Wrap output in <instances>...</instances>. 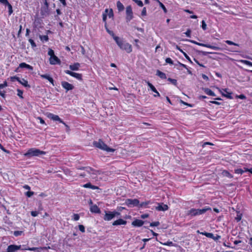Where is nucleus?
I'll use <instances>...</instances> for the list:
<instances>
[{
    "label": "nucleus",
    "mask_w": 252,
    "mask_h": 252,
    "mask_svg": "<svg viewBox=\"0 0 252 252\" xmlns=\"http://www.w3.org/2000/svg\"><path fill=\"white\" fill-rule=\"evenodd\" d=\"M78 169L83 170L84 172L83 173L80 174V176L86 177L89 176L90 178L94 180H97V175L99 174L98 171H95L90 167H82L78 168Z\"/></svg>",
    "instance_id": "f257e3e1"
},
{
    "label": "nucleus",
    "mask_w": 252,
    "mask_h": 252,
    "mask_svg": "<svg viewBox=\"0 0 252 252\" xmlns=\"http://www.w3.org/2000/svg\"><path fill=\"white\" fill-rule=\"evenodd\" d=\"M114 40L121 49L125 50L128 53L132 51L131 45L129 43L123 41L119 37H115Z\"/></svg>",
    "instance_id": "f03ea898"
},
{
    "label": "nucleus",
    "mask_w": 252,
    "mask_h": 252,
    "mask_svg": "<svg viewBox=\"0 0 252 252\" xmlns=\"http://www.w3.org/2000/svg\"><path fill=\"white\" fill-rule=\"evenodd\" d=\"M94 145L96 148H98L107 152H114L115 151V149L109 147L101 140L100 139L98 141H94Z\"/></svg>",
    "instance_id": "7ed1b4c3"
},
{
    "label": "nucleus",
    "mask_w": 252,
    "mask_h": 252,
    "mask_svg": "<svg viewBox=\"0 0 252 252\" xmlns=\"http://www.w3.org/2000/svg\"><path fill=\"white\" fill-rule=\"evenodd\" d=\"M211 210V208L208 206H206L201 209H191L188 211L187 214L188 215L193 217L202 215L203 214H204L207 211Z\"/></svg>",
    "instance_id": "20e7f679"
},
{
    "label": "nucleus",
    "mask_w": 252,
    "mask_h": 252,
    "mask_svg": "<svg viewBox=\"0 0 252 252\" xmlns=\"http://www.w3.org/2000/svg\"><path fill=\"white\" fill-rule=\"evenodd\" d=\"M46 152L40 151V150L36 148H31L28 150L27 152L24 154L25 157L30 158L34 156H39L42 155H45Z\"/></svg>",
    "instance_id": "39448f33"
},
{
    "label": "nucleus",
    "mask_w": 252,
    "mask_h": 252,
    "mask_svg": "<svg viewBox=\"0 0 252 252\" xmlns=\"http://www.w3.org/2000/svg\"><path fill=\"white\" fill-rule=\"evenodd\" d=\"M48 54L49 56H50L49 62L51 64H60V60L55 55L54 51L52 49H50L49 50Z\"/></svg>",
    "instance_id": "423d86ee"
},
{
    "label": "nucleus",
    "mask_w": 252,
    "mask_h": 252,
    "mask_svg": "<svg viewBox=\"0 0 252 252\" xmlns=\"http://www.w3.org/2000/svg\"><path fill=\"white\" fill-rule=\"evenodd\" d=\"M120 215L119 212L116 211L113 212H105V215L103 219L106 221H110L112 220L115 217L119 216Z\"/></svg>",
    "instance_id": "0eeeda50"
},
{
    "label": "nucleus",
    "mask_w": 252,
    "mask_h": 252,
    "mask_svg": "<svg viewBox=\"0 0 252 252\" xmlns=\"http://www.w3.org/2000/svg\"><path fill=\"white\" fill-rule=\"evenodd\" d=\"M126 22H129L133 18V12H132L131 6L130 5H128L126 7Z\"/></svg>",
    "instance_id": "6e6552de"
},
{
    "label": "nucleus",
    "mask_w": 252,
    "mask_h": 252,
    "mask_svg": "<svg viewBox=\"0 0 252 252\" xmlns=\"http://www.w3.org/2000/svg\"><path fill=\"white\" fill-rule=\"evenodd\" d=\"M114 16L113 11L112 9H106L102 14V19L104 22H106L107 17L109 18H113Z\"/></svg>",
    "instance_id": "1a4fd4ad"
},
{
    "label": "nucleus",
    "mask_w": 252,
    "mask_h": 252,
    "mask_svg": "<svg viewBox=\"0 0 252 252\" xmlns=\"http://www.w3.org/2000/svg\"><path fill=\"white\" fill-rule=\"evenodd\" d=\"M139 201L137 199H127L126 200L125 204L126 205L129 207H133L134 206H137L139 205Z\"/></svg>",
    "instance_id": "9d476101"
},
{
    "label": "nucleus",
    "mask_w": 252,
    "mask_h": 252,
    "mask_svg": "<svg viewBox=\"0 0 252 252\" xmlns=\"http://www.w3.org/2000/svg\"><path fill=\"white\" fill-rule=\"evenodd\" d=\"M186 41H189V42H190L191 43H194L195 44L198 45L199 46L206 47H207V48H211V49H214V50H219V49H220V48L218 47L215 46H212V45H209V44H206L201 43H199V42H196L195 41L191 40L186 39Z\"/></svg>",
    "instance_id": "9b49d317"
},
{
    "label": "nucleus",
    "mask_w": 252,
    "mask_h": 252,
    "mask_svg": "<svg viewBox=\"0 0 252 252\" xmlns=\"http://www.w3.org/2000/svg\"><path fill=\"white\" fill-rule=\"evenodd\" d=\"M47 117L53 121H59L61 123L63 124L64 125L66 126H67V125L60 119V118L59 117V116L55 115L54 114L48 113L47 114Z\"/></svg>",
    "instance_id": "f8f14e48"
},
{
    "label": "nucleus",
    "mask_w": 252,
    "mask_h": 252,
    "mask_svg": "<svg viewBox=\"0 0 252 252\" xmlns=\"http://www.w3.org/2000/svg\"><path fill=\"white\" fill-rule=\"evenodd\" d=\"M156 210L158 211H165L168 209V206L163 203H157V206L155 207Z\"/></svg>",
    "instance_id": "ddd939ff"
},
{
    "label": "nucleus",
    "mask_w": 252,
    "mask_h": 252,
    "mask_svg": "<svg viewBox=\"0 0 252 252\" xmlns=\"http://www.w3.org/2000/svg\"><path fill=\"white\" fill-rule=\"evenodd\" d=\"M64 72L65 73L69 74L70 76L79 80H82V75L81 74L72 72V71H71L70 70H65Z\"/></svg>",
    "instance_id": "4468645a"
},
{
    "label": "nucleus",
    "mask_w": 252,
    "mask_h": 252,
    "mask_svg": "<svg viewBox=\"0 0 252 252\" xmlns=\"http://www.w3.org/2000/svg\"><path fill=\"white\" fill-rule=\"evenodd\" d=\"M61 84L62 86L67 91L72 90L74 88V87L72 84L65 81L62 82Z\"/></svg>",
    "instance_id": "2eb2a0df"
},
{
    "label": "nucleus",
    "mask_w": 252,
    "mask_h": 252,
    "mask_svg": "<svg viewBox=\"0 0 252 252\" xmlns=\"http://www.w3.org/2000/svg\"><path fill=\"white\" fill-rule=\"evenodd\" d=\"M220 92L222 94V95L228 98L232 99V97L231 96L232 93L227 92V89H222L220 90Z\"/></svg>",
    "instance_id": "dca6fc26"
},
{
    "label": "nucleus",
    "mask_w": 252,
    "mask_h": 252,
    "mask_svg": "<svg viewBox=\"0 0 252 252\" xmlns=\"http://www.w3.org/2000/svg\"><path fill=\"white\" fill-rule=\"evenodd\" d=\"M147 84H148V86L149 87V88H150V89L154 93H155V94H154V97L160 96L159 93L157 91V90H156L155 87L151 83H150L149 82H147Z\"/></svg>",
    "instance_id": "f3484780"
},
{
    "label": "nucleus",
    "mask_w": 252,
    "mask_h": 252,
    "mask_svg": "<svg viewBox=\"0 0 252 252\" xmlns=\"http://www.w3.org/2000/svg\"><path fill=\"white\" fill-rule=\"evenodd\" d=\"M39 75L42 78L48 80L53 86H54V80L49 75H48V74H39Z\"/></svg>",
    "instance_id": "a211bd4d"
},
{
    "label": "nucleus",
    "mask_w": 252,
    "mask_h": 252,
    "mask_svg": "<svg viewBox=\"0 0 252 252\" xmlns=\"http://www.w3.org/2000/svg\"><path fill=\"white\" fill-rule=\"evenodd\" d=\"M90 211L94 213H100V209L96 205H92L90 207Z\"/></svg>",
    "instance_id": "6ab92c4d"
},
{
    "label": "nucleus",
    "mask_w": 252,
    "mask_h": 252,
    "mask_svg": "<svg viewBox=\"0 0 252 252\" xmlns=\"http://www.w3.org/2000/svg\"><path fill=\"white\" fill-rule=\"evenodd\" d=\"M144 221L140 220H135L132 222V225L134 226L140 227L143 225Z\"/></svg>",
    "instance_id": "aec40b11"
},
{
    "label": "nucleus",
    "mask_w": 252,
    "mask_h": 252,
    "mask_svg": "<svg viewBox=\"0 0 252 252\" xmlns=\"http://www.w3.org/2000/svg\"><path fill=\"white\" fill-rule=\"evenodd\" d=\"M126 223V221L123 220V219H119L114 221L113 222V225H125Z\"/></svg>",
    "instance_id": "412c9836"
},
{
    "label": "nucleus",
    "mask_w": 252,
    "mask_h": 252,
    "mask_svg": "<svg viewBox=\"0 0 252 252\" xmlns=\"http://www.w3.org/2000/svg\"><path fill=\"white\" fill-rule=\"evenodd\" d=\"M41 14L43 16H46L49 14V9L47 6H43L41 9Z\"/></svg>",
    "instance_id": "4be33fe9"
},
{
    "label": "nucleus",
    "mask_w": 252,
    "mask_h": 252,
    "mask_svg": "<svg viewBox=\"0 0 252 252\" xmlns=\"http://www.w3.org/2000/svg\"><path fill=\"white\" fill-rule=\"evenodd\" d=\"M80 66V63H76L69 65V68L72 70H78Z\"/></svg>",
    "instance_id": "5701e85b"
},
{
    "label": "nucleus",
    "mask_w": 252,
    "mask_h": 252,
    "mask_svg": "<svg viewBox=\"0 0 252 252\" xmlns=\"http://www.w3.org/2000/svg\"><path fill=\"white\" fill-rule=\"evenodd\" d=\"M19 67H20V68H27V69H28L29 70H31L33 69V67L31 65L26 63H21L19 64Z\"/></svg>",
    "instance_id": "b1692460"
},
{
    "label": "nucleus",
    "mask_w": 252,
    "mask_h": 252,
    "mask_svg": "<svg viewBox=\"0 0 252 252\" xmlns=\"http://www.w3.org/2000/svg\"><path fill=\"white\" fill-rule=\"evenodd\" d=\"M221 175L224 177H227L229 178H232L233 177V175L227 170H223L221 172Z\"/></svg>",
    "instance_id": "393cba45"
},
{
    "label": "nucleus",
    "mask_w": 252,
    "mask_h": 252,
    "mask_svg": "<svg viewBox=\"0 0 252 252\" xmlns=\"http://www.w3.org/2000/svg\"><path fill=\"white\" fill-rule=\"evenodd\" d=\"M83 187L85 188H90L93 189H98V188L96 186L92 185L91 183H87L84 184Z\"/></svg>",
    "instance_id": "a878e982"
},
{
    "label": "nucleus",
    "mask_w": 252,
    "mask_h": 252,
    "mask_svg": "<svg viewBox=\"0 0 252 252\" xmlns=\"http://www.w3.org/2000/svg\"><path fill=\"white\" fill-rule=\"evenodd\" d=\"M117 7L119 11H123L125 8L124 5L120 1L117 2Z\"/></svg>",
    "instance_id": "bb28decb"
},
{
    "label": "nucleus",
    "mask_w": 252,
    "mask_h": 252,
    "mask_svg": "<svg viewBox=\"0 0 252 252\" xmlns=\"http://www.w3.org/2000/svg\"><path fill=\"white\" fill-rule=\"evenodd\" d=\"M157 75L161 79H166V74L164 73H163L159 70H157Z\"/></svg>",
    "instance_id": "cd10ccee"
},
{
    "label": "nucleus",
    "mask_w": 252,
    "mask_h": 252,
    "mask_svg": "<svg viewBox=\"0 0 252 252\" xmlns=\"http://www.w3.org/2000/svg\"><path fill=\"white\" fill-rule=\"evenodd\" d=\"M20 83L25 87H30V85L28 84V81L24 79H22L20 81Z\"/></svg>",
    "instance_id": "c85d7f7f"
},
{
    "label": "nucleus",
    "mask_w": 252,
    "mask_h": 252,
    "mask_svg": "<svg viewBox=\"0 0 252 252\" xmlns=\"http://www.w3.org/2000/svg\"><path fill=\"white\" fill-rule=\"evenodd\" d=\"M7 252H16L13 245H10L7 248Z\"/></svg>",
    "instance_id": "c756f323"
},
{
    "label": "nucleus",
    "mask_w": 252,
    "mask_h": 252,
    "mask_svg": "<svg viewBox=\"0 0 252 252\" xmlns=\"http://www.w3.org/2000/svg\"><path fill=\"white\" fill-rule=\"evenodd\" d=\"M157 2H158L159 3L160 7L163 9L164 12L165 13H167V9L165 6L163 5V4L162 2H161L159 0H157Z\"/></svg>",
    "instance_id": "7c9ffc66"
},
{
    "label": "nucleus",
    "mask_w": 252,
    "mask_h": 252,
    "mask_svg": "<svg viewBox=\"0 0 252 252\" xmlns=\"http://www.w3.org/2000/svg\"><path fill=\"white\" fill-rule=\"evenodd\" d=\"M205 92L208 94V95H211V96H216V94H215V93L212 91L211 90L209 89H206L205 91Z\"/></svg>",
    "instance_id": "2f4dec72"
},
{
    "label": "nucleus",
    "mask_w": 252,
    "mask_h": 252,
    "mask_svg": "<svg viewBox=\"0 0 252 252\" xmlns=\"http://www.w3.org/2000/svg\"><path fill=\"white\" fill-rule=\"evenodd\" d=\"M241 63L249 66H252V63L247 60H240Z\"/></svg>",
    "instance_id": "473e14b6"
},
{
    "label": "nucleus",
    "mask_w": 252,
    "mask_h": 252,
    "mask_svg": "<svg viewBox=\"0 0 252 252\" xmlns=\"http://www.w3.org/2000/svg\"><path fill=\"white\" fill-rule=\"evenodd\" d=\"M160 243L162 245H165V246H173L174 245V243L172 242H171V241H167L166 243H161V242H160Z\"/></svg>",
    "instance_id": "72a5a7b5"
},
{
    "label": "nucleus",
    "mask_w": 252,
    "mask_h": 252,
    "mask_svg": "<svg viewBox=\"0 0 252 252\" xmlns=\"http://www.w3.org/2000/svg\"><path fill=\"white\" fill-rule=\"evenodd\" d=\"M132 0L134 1L139 6L142 7L143 5V2L140 0Z\"/></svg>",
    "instance_id": "f704fd0d"
},
{
    "label": "nucleus",
    "mask_w": 252,
    "mask_h": 252,
    "mask_svg": "<svg viewBox=\"0 0 252 252\" xmlns=\"http://www.w3.org/2000/svg\"><path fill=\"white\" fill-rule=\"evenodd\" d=\"M235 173L238 174H242L244 171L242 169H236L234 170Z\"/></svg>",
    "instance_id": "c9c22d12"
},
{
    "label": "nucleus",
    "mask_w": 252,
    "mask_h": 252,
    "mask_svg": "<svg viewBox=\"0 0 252 252\" xmlns=\"http://www.w3.org/2000/svg\"><path fill=\"white\" fill-rule=\"evenodd\" d=\"M7 5L8 8L9 14L11 15L13 12L12 5L9 3H8V4Z\"/></svg>",
    "instance_id": "e433bc0d"
},
{
    "label": "nucleus",
    "mask_w": 252,
    "mask_h": 252,
    "mask_svg": "<svg viewBox=\"0 0 252 252\" xmlns=\"http://www.w3.org/2000/svg\"><path fill=\"white\" fill-rule=\"evenodd\" d=\"M40 38L42 41H47L48 40V37L47 35H40Z\"/></svg>",
    "instance_id": "4c0bfd02"
},
{
    "label": "nucleus",
    "mask_w": 252,
    "mask_h": 252,
    "mask_svg": "<svg viewBox=\"0 0 252 252\" xmlns=\"http://www.w3.org/2000/svg\"><path fill=\"white\" fill-rule=\"evenodd\" d=\"M29 41L31 43L32 48H35L36 46L35 43L32 39H29Z\"/></svg>",
    "instance_id": "58836bf2"
},
{
    "label": "nucleus",
    "mask_w": 252,
    "mask_h": 252,
    "mask_svg": "<svg viewBox=\"0 0 252 252\" xmlns=\"http://www.w3.org/2000/svg\"><path fill=\"white\" fill-rule=\"evenodd\" d=\"M17 95L21 98H23V92L22 90L18 89L17 90Z\"/></svg>",
    "instance_id": "ea45409f"
},
{
    "label": "nucleus",
    "mask_w": 252,
    "mask_h": 252,
    "mask_svg": "<svg viewBox=\"0 0 252 252\" xmlns=\"http://www.w3.org/2000/svg\"><path fill=\"white\" fill-rule=\"evenodd\" d=\"M22 231H15L14 232V235L15 236H18L21 235L23 234Z\"/></svg>",
    "instance_id": "a19ab883"
},
{
    "label": "nucleus",
    "mask_w": 252,
    "mask_h": 252,
    "mask_svg": "<svg viewBox=\"0 0 252 252\" xmlns=\"http://www.w3.org/2000/svg\"><path fill=\"white\" fill-rule=\"evenodd\" d=\"M225 42L228 44V45H233L235 46H239V44L235 43L230 40H226Z\"/></svg>",
    "instance_id": "79ce46f5"
},
{
    "label": "nucleus",
    "mask_w": 252,
    "mask_h": 252,
    "mask_svg": "<svg viewBox=\"0 0 252 252\" xmlns=\"http://www.w3.org/2000/svg\"><path fill=\"white\" fill-rule=\"evenodd\" d=\"M159 225V221H155L150 223L151 226H158Z\"/></svg>",
    "instance_id": "37998d69"
},
{
    "label": "nucleus",
    "mask_w": 252,
    "mask_h": 252,
    "mask_svg": "<svg viewBox=\"0 0 252 252\" xmlns=\"http://www.w3.org/2000/svg\"><path fill=\"white\" fill-rule=\"evenodd\" d=\"M79 218L80 217L77 214H74L73 216V219L75 221L79 220Z\"/></svg>",
    "instance_id": "c03bdc74"
},
{
    "label": "nucleus",
    "mask_w": 252,
    "mask_h": 252,
    "mask_svg": "<svg viewBox=\"0 0 252 252\" xmlns=\"http://www.w3.org/2000/svg\"><path fill=\"white\" fill-rule=\"evenodd\" d=\"M147 15V10L146 7H144L141 12V15L143 16H145Z\"/></svg>",
    "instance_id": "a18cd8bd"
},
{
    "label": "nucleus",
    "mask_w": 252,
    "mask_h": 252,
    "mask_svg": "<svg viewBox=\"0 0 252 252\" xmlns=\"http://www.w3.org/2000/svg\"><path fill=\"white\" fill-rule=\"evenodd\" d=\"M168 80L172 84L176 85L177 84V80L169 78Z\"/></svg>",
    "instance_id": "49530a36"
},
{
    "label": "nucleus",
    "mask_w": 252,
    "mask_h": 252,
    "mask_svg": "<svg viewBox=\"0 0 252 252\" xmlns=\"http://www.w3.org/2000/svg\"><path fill=\"white\" fill-rule=\"evenodd\" d=\"M107 32L110 35H111L113 37L114 39L115 37H117V36L115 35L114 32L112 31H111L109 30H107Z\"/></svg>",
    "instance_id": "de8ad7c7"
},
{
    "label": "nucleus",
    "mask_w": 252,
    "mask_h": 252,
    "mask_svg": "<svg viewBox=\"0 0 252 252\" xmlns=\"http://www.w3.org/2000/svg\"><path fill=\"white\" fill-rule=\"evenodd\" d=\"M78 227H79V230L82 232H85V227H84V226L83 225L80 224V225H79Z\"/></svg>",
    "instance_id": "09e8293b"
},
{
    "label": "nucleus",
    "mask_w": 252,
    "mask_h": 252,
    "mask_svg": "<svg viewBox=\"0 0 252 252\" xmlns=\"http://www.w3.org/2000/svg\"><path fill=\"white\" fill-rule=\"evenodd\" d=\"M165 62L167 63H169V64H173V61L171 60V59L170 58H166L165 60Z\"/></svg>",
    "instance_id": "8fccbe9b"
},
{
    "label": "nucleus",
    "mask_w": 252,
    "mask_h": 252,
    "mask_svg": "<svg viewBox=\"0 0 252 252\" xmlns=\"http://www.w3.org/2000/svg\"><path fill=\"white\" fill-rule=\"evenodd\" d=\"M185 33L187 35V36H188L189 37H190V34H191V31H190V30L188 29Z\"/></svg>",
    "instance_id": "3c124183"
},
{
    "label": "nucleus",
    "mask_w": 252,
    "mask_h": 252,
    "mask_svg": "<svg viewBox=\"0 0 252 252\" xmlns=\"http://www.w3.org/2000/svg\"><path fill=\"white\" fill-rule=\"evenodd\" d=\"M206 27H207V25L205 22V21L204 20H203L202 21V28L204 30H205L206 29Z\"/></svg>",
    "instance_id": "603ef678"
},
{
    "label": "nucleus",
    "mask_w": 252,
    "mask_h": 252,
    "mask_svg": "<svg viewBox=\"0 0 252 252\" xmlns=\"http://www.w3.org/2000/svg\"><path fill=\"white\" fill-rule=\"evenodd\" d=\"M13 246H14V247L16 252L18 250H22V248H21V245L17 246V245H13Z\"/></svg>",
    "instance_id": "864d4df0"
},
{
    "label": "nucleus",
    "mask_w": 252,
    "mask_h": 252,
    "mask_svg": "<svg viewBox=\"0 0 252 252\" xmlns=\"http://www.w3.org/2000/svg\"><path fill=\"white\" fill-rule=\"evenodd\" d=\"M149 203H150V202H149V201H147V202H142V203H141V204H140V207L145 206H146V205H148Z\"/></svg>",
    "instance_id": "5fc2aeb1"
},
{
    "label": "nucleus",
    "mask_w": 252,
    "mask_h": 252,
    "mask_svg": "<svg viewBox=\"0 0 252 252\" xmlns=\"http://www.w3.org/2000/svg\"><path fill=\"white\" fill-rule=\"evenodd\" d=\"M38 212L37 211H32L31 212V215L33 217H36L38 215Z\"/></svg>",
    "instance_id": "6e6d98bb"
},
{
    "label": "nucleus",
    "mask_w": 252,
    "mask_h": 252,
    "mask_svg": "<svg viewBox=\"0 0 252 252\" xmlns=\"http://www.w3.org/2000/svg\"><path fill=\"white\" fill-rule=\"evenodd\" d=\"M7 86V83L5 82L3 84H0V89H2Z\"/></svg>",
    "instance_id": "4d7b16f0"
},
{
    "label": "nucleus",
    "mask_w": 252,
    "mask_h": 252,
    "mask_svg": "<svg viewBox=\"0 0 252 252\" xmlns=\"http://www.w3.org/2000/svg\"><path fill=\"white\" fill-rule=\"evenodd\" d=\"M33 194V192L32 191H28L26 193V195L28 197H31Z\"/></svg>",
    "instance_id": "13d9d810"
},
{
    "label": "nucleus",
    "mask_w": 252,
    "mask_h": 252,
    "mask_svg": "<svg viewBox=\"0 0 252 252\" xmlns=\"http://www.w3.org/2000/svg\"><path fill=\"white\" fill-rule=\"evenodd\" d=\"M0 2L3 4L7 5L9 3L8 1L7 0H0Z\"/></svg>",
    "instance_id": "bf43d9fd"
},
{
    "label": "nucleus",
    "mask_w": 252,
    "mask_h": 252,
    "mask_svg": "<svg viewBox=\"0 0 252 252\" xmlns=\"http://www.w3.org/2000/svg\"><path fill=\"white\" fill-rule=\"evenodd\" d=\"M148 217H149V215L147 214H145L142 215L141 216V218L143 219H146V218H148Z\"/></svg>",
    "instance_id": "052dcab7"
},
{
    "label": "nucleus",
    "mask_w": 252,
    "mask_h": 252,
    "mask_svg": "<svg viewBox=\"0 0 252 252\" xmlns=\"http://www.w3.org/2000/svg\"><path fill=\"white\" fill-rule=\"evenodd\" d=\"M183 54L187 60L190 61L189 57L187 55V54L185 52H183Z\"/></svg>",
    "instance_id": "680f3d73"
},
{
    "label": "nucleus",
    "mask_w": 252,
    "mask_h": 252,
    "mask_svg": "<svg viewBox=\"0 0 252 252\" xmlns=\"http://www.w3.org/2000/svg\"><path fill=\"white\" fill-rule=\"evenodd\" d=\"M238 97L242 99L246 98V96L244 94H240L239 96H238Z\"/></svg>",
    "instance_id": "e2e57ef3"
},
{
    "label": "nucleus",
    "mask_w": 252,
    "mask_h": 252,
    "mask_svg": "<svg viewBox=\"0 0 252 252\" xmlns=\"http://www.w3.org/2000/svg\"><path fill=\"white\" fill-rule=\"evenodd\" d=\"M213 236V234L211 233H206V237H209V238H212Z\"/></svg>",
    "instance_id": "0e129e2a"
},
{
    "label": "nucleus",
    "mask_w": 252,
    "mask_h": 252,
    "mask_svg": "<svg viewBox=\"0 0 252 252\" xmlns=\"http://www.w3.org/2000/svg\"><path fill=\"white\" fill-rule=\"evenodd\" d=\"M38 119L40 121V123L41 124H45V121L40 117H38Z\"/></svg>",
    "instance_id": "69168bd1"
},
{
    "label": "nucleus",
    "mask_w": 252,
    "mask_h": 252,
    "mask_svg": "<svg viewBox=\"0 0 252 252\" xmlns=\"http://www.w3.org/2000/svg\"><path fill=\"white\" fill-rule=\"evenodd\" d=\"M210 103H213V104H215L217 105H220V102L216 101H211Z\"/></svg>",
    "instance_id": "338daca9"
},
{
    "label": "nucleus",
    "mask_w": 252,
    "mask_h": 252,
    "mask_svg": "<svg viewBox=\"0 0 252 252\" xmlns=\"http://www.w3.org/2000/svg\"><path fill=\"white\" fill-rule=\"evenodd\" d=\"M249 244L252 246V237L250 238L249 239Z\"/></svg>",
    "instance_id": "774afa93"
}]
</instances>
